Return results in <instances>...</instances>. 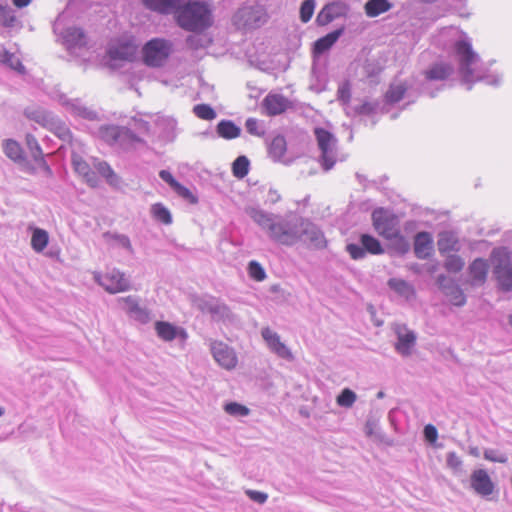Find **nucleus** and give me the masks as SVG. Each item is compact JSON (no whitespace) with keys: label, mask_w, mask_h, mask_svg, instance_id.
Wrapping results in <instances>:
<instances>
[{"label":"nucleus","mask_w":512,"mask_h":512,"mask_svg":"<svg viewBox=\"0 0 512 512\" xmlns=\"http://www.w3.org/2000/svg\"><path fill=\"white\" fill-rule=\"evenodd\" d=\"M493 275L498 287L504 292L512 291V260L505 249H494L492 252Z\"/></svg>","instance_id":"5"},{"label":"nucleus","mask_w":512,"mask_h":512,"mask_svg":"<svg viewBox=\"0 0 512 512\" xmlns=\"http://www.w3.org/2000/svg\"><path fill=\"white\" fill-rule=\"evenodd\" d=\"M357 399V395L354 391L349 388H345L337 396V404L341 407L350 408L353 406Z\"/></svg>","instance_id":"49"},{"label":"nucleus","mask_w":512,"mask_h":512,"mask_svg":"<svg viewBox=\"0 0 512 512\" xmlns=\"http://www.w3.org/2000/svg\"><path fill=\"white\" fill-rule=\"evenodd\" d=\"M388 286L393 291L406 298L413 293L411 285L402 279L392 278L388 281Z\"/></svg>","instance_id":"45"},{"label":"nucleus","mask_w":512,"mask_h":512,"mask_svg":"<svg viewBox=\"0 0 512 512\" xmlns=\"http://www.w3.org/2000/svg\"><path fill=\"white\" fill-rule=\"evenodd\" d=\"M93 166L97 172L106 179L111 186H118L120 179L106 161L94 159Z\"/></svg>","instance_id":"35"},{"label":"nucleus","mask_w":512,"mask_h":512,"mask_svg":"<svg viewBox=\"0 0 512 512\" xmlns=\"http://www.w3.org/2000/svg\"><path fill=\"white\" fill-rule=\"evenodd\" d=\"M245 213L272 241L284 246H293L299 242L301 217L291 213L285 215L270 213L259 206H247Z\"/></svg>","instance_id":"1"},{"label":"nucleus","mask_w":512,"mask_h":512,"mask_svg":"<svg viewBox=\"0 0 512 512\" xmlns=\"http://www.w3.org/2000/svg\"><path fill=\"white\" fill-rule=\"evenodd\" d=\"M4 62L8 63L11 68L17 70L18 72L22 73L25 70V67L21 61L9 52H5L4 54Z\"/></svg>","instance_id":"61"},{"label":"nucleus","mask_w":512,"mask_h":512,"mask_svg":"<svg viewBox=\"0 0 512 512\" xmlns=\"http://www.w3.org/2000/svg\"><path fill=\"white\" fill-rule=\"evenodd\" d=\"M154 125L158 138L164 142H173L177 137V120L168 115L155 114Z\"/></svg>","instance_id":"15"},{"label":"nucleus","mask_w":512,"mask_h":512,"mask_svg":"<svg viewBox=\"0 0 512 512\" xmlns=\"http://www.w3.org/2000/svg\"><path fill=\"white\" fill-rule=\"evenodd\" d=\"M173 190L182 198L188 200L190 203L195 204L197 203V197L185 186L178 183Z\"/></svg>","instance_id":"59"},{"label":"nucleus","mask_w":512,"mask_h":512,"mask_svg":"<svg viewBox=\"0 0 512 512\" xmlns=\"http://www.w3.org/2000/svg\"><path fill=\"white\" fill-rule=\"evenodd\" d=\"M121 309L133 320L142 324L150 321V312L145 307L139 304V299L136 296H126L117 299Z\"/></svg>","instance_id":"12"},{"label":"nucleus","mask_w":512,"mask_h":512,"mask_svg":"<svg viewBox=\"0 0 512 512\" xmlns=\"http://www.w3.org/2000/svg\"><path fill=\"white\" fill-rule=\"evenodd\" d=\"M135 54L136 46L130 41L112 45L108 49V55L111 60L132 61Z\"/></svg>","instance_id":"25"},{"label":"nucleus","mask_w":512,"mask_h":512,"mask_svg":"<svg viewBox=\"0 0 512 512\" xmlns=\"http://www.w3.org/2000/svg\"><path fill=\"white\" fill-rule=\"evenodd\" d=\"M483 456L486 460L495 463H507L508 457L505 453H502L495 449H485Z\"/></svg>","instance_id":"56"},{"label":"nucleus","mask_w":512,"mask_h":512,"mask_svg":"<svg viewBox=\"0 0 512 512\" xmlns=\"http://www.w3.org/2000/svg\"><path fill=\"white\" fill-rule=\"evenodd\" d=\"M409 89L405 82L395 81L391 83L385 94L386 101L391 104L399 102L404 98V95L408 93Z\"/></svg>","instance_id":"36"},{"label":"nucleus","mask_w":512,"mask_h":512,"mask_svg":"<svg viewBox=\"0 0 512 512\" xmlns=\"http://www.w3.org/2000/svg\"><path fill=\"white\" fill-rule=\"evenodd\" d=\"M224 409L232 416H247L249 414V409L246 406L236 402L227 403Z\"/></svg>","instance_id":"55"},{"label":"nucleus","mask_w":512,"mask_h":512,"mask_svg":"<svg viewBox=\"0 0 512 512\" xmlns=\"http://www.w3.org/2000/svg\"><path fill=\"white\" fill-rule=\"evenodd\" d=\"M245 128L248 133L254 136L264 135V129L260 125L259 121L255 118H248L245 122Z\"/></svg>","instance_id":"58"},{"label":"nucleus","mask_w":512,"mask_h":512,"mask_svg":"<svg viewBox=\"0 0 512 512\" xmlns=\"http://www.w3.org/2000/svg\"><path fill=\"white\" fill-rule=\"evenodd\" d=\"M261 336L271 352L284 360H294V356L290 348L281 341L280 335L277 332L271 330L269 327H265L261 330Z\"/></svg>","instance_id":"13"},{"label":"nucleus","mask_w":512,"mask_h":512,"mask_svg":"<svg viewBox=\"0 0 512 512\" xmlns=\"http://www.w3.org/2000/svg\"><path fill=\"white\" fill-rule=\"evenodd\" d=\"M345 249L353 260H362L367 253L380 255L384 252L379 240L369 234H362L359 243H349Z\"/></svg>","instance_id":"9"},{"label":"nucleus","mask_w":512,"mask_h":512,"mask_svg":"<svg viewBox=\"0 0 512 512\" xmlns=\"http://www.w3.org/2000/svg\"><path fill=\"white\" fill-rule=\"evenodd\" d=\"M395 332L397 335L396 351L404 357L411 355L416 343V334L405 326H397Z\"/></svg>","instance_id":"21"},{"label":"nucleus","mask_w":512,"mask_h":512,"mask_svg":"<svg viewBox=\"0 0 512 512\" xmlns=\"http://www.w3.org/2000/svg\"><path fill=\"white\" fill-rule=\"evenodd\" d=\"M94 280L110 294H116L130 289L129 279L123 272L115 268L105 274L99 272L95 273Z\"/></svg>","instance_id":"10"},{"label":"nucleus","mask_w":512,"mask_h":512,"mask_svg":"<svg viewBox=\"0 0 512 512\" xmlns=\"http://www.w3.org/2000/svg\"><path fill=\"white\" fill-rule=\"evenodd\" d=\"M464 265V260L459 255L455 254L448 255L444 263L445 269L452 273L460 272Z\"/></svg>","instance_id":"50"},{"label":"nucleus","mask_w":512,"mask_h":512,"mask_svg":"<svg viewBox=\"0 0 512 512\" xmlns=\"http://www.w3.org/2000/svg\"><path fill=\"white\" fill-rule=\"evenodd\" d=\"M432 239L427 232H420L415 237L414 252L419 259H425L430 255Z\"/></svg>","instance_id":"31"},{"label":"nucleus","mask_w":512,"mask_h":512,"mask_svg":"<svg viewBox=\"0 0 512 512\" xmlns=\"http://www.w3.org/2000/svg\"><path fill=\"white\" fill-rule=\"evenodd\" d=\"M249 159L246 156H239L232 164V172L236 178L242 179L249 172Z\"/></svg>","instance_id":"46"},{"label":"nucleus","mask_w":512,"mask_h":512,"mask_svg":"<svg viewBox=\"0 0 512 512\" xmlns=\"http://www.w3.org/2000/svg\"><path fill=\"white\" fill-rule=\"evenodd\" d=\"M372 220L375 230L381 236L387 239H393L398 236L399 231L395 227L394 220L382 208L373 211Z\"/></svg>","instance_id":"14"},{"label":"nucleus","mask_w":512,"mask_h":512,"mask_svg":"<svg viewBox=\"0 0 512 512\" xmlns=\"http://www.w3.org/2000/svg\"><path fill=\"white\" fill-rule=\"evenodd\" d=\"M138 143H143V140L139 136H137L131 129L121 127L116 146L120 147L123 150H129Z\"/></svg>","instance_id":"34"},{"label":"nucleus","mask_w":512,"mask_h":512,"mask_svg":"<svg viewBox=\"0 0 512 512\" xmlns=\"http://www.w3.org/2000/svg\"><path fill=\"white\" fill-rule=\"evenodd\" d=\"M446 462L448 467H450L453 470L458 471L461 470L462 468V460L454 451L447 453Z\"/></svg>","instance_id":"60"},{"label":"nucleus","mask_w":512,"mask_h":512,"mask_svg":"<svg viewBox=\"0 0 512 512\" xmlns=\"http://www.w3.org/2000/svg\"><path fill=\"white\" fill-rule=\"evenodd\" d=\"M263 105L268 115L275 116L286 111L289 107V101L286 97L280 94H268Z\"/></svg>","instance_id":"26"},{"label":"nucleus","mask_w":512,"mask_h":512,"mask_svg":"<svg viewBox=\"0 0 512 512\" xmlns=\"http://www.w3.org/2000/svg\"><path fill=\"white\" fill-rule=\"evenodd\" d=\"M3 150L5 155L14 162H22L24 160L22 147L15 140H5Z\"/></svg>","instance_id":"38"},{"label":"nucleus","mask_w":512,"mask_h":512,"mask_svg":"<svg viewBox=\"0 0 512 512\" xmlns=\"http://www.w3.org/2000/svg\"><path fill=\"white\" fill-rule=\"evenodd\" d=\"M470 486L476 494L486 497L493 493L495 485L484 469H476L471 473Z\"/></svg>","instance_id":"16"},{"label":"nucleus","mask_w":512,"mask_h":512,"mask_svg":"<svg viewBox=\"0 0 512 512\" xmlns=\"http://www.w3.org/2000/svg\"><path fill=\"white\" fill-rule=\"evenodd\" d=\"M60 104L71 114L86 120L94 121L98 119V113L85 106L79 99H70L65 95L59 98Z\"/></svg>","instance_id":"18"},{"label":"nucleus","mask_w":512,"mask_h":512,"mask_svg":"<svg viewBox=\"0 0 512 512\" xmlns=\"http://www.w3.org/2000/svg\"><path fill=\"white\" fill-rule=\"evenodd\" d=\"M74 170L83 177L85 182L91 187H97L99 179L90 165L78 154L73 153L71 157Z\"/></svg>","instance_id":"22"},{"label":"nucleus","mask_w":512,"mask_h":512,"mask_svg":"<svg viewBox=\"0 0 512 512\" xmlns=\"http://www.w3.org/2000/svg\"><path fill=\"white\" fill-rule=\"evenodd\" d=\"M299 242L307 243L314 248L325 247L326 240L323 232L311 221L301 217V228H299Z\"/></svg>","instance_id":"11"},{"label":"nucleus","mask_w":512,"mask_h":512,"mask_svg":"<svg viewBox=\"0 0 512 512\" xmlns=\"http://www.w3.org/2000/svg\"><path fill=\"white\" fill-rule=\"evenodd\" d=\"M316 3L315 0H305L300 7V19L303 23H307L314 13Z\"/></svg>","instance_id":"53"},{"label":"nucleus","mask_w":512,"mask_h":512,"mask_svg":"<svg viewBox=\"0 0 512 512\" xmlns=\"http://www.w3.org/2000/svg\"><path fill=\"white\" fill-rule=\"evenodd\" d=\"M181 0H143L144 5L153 11L161 14L176 13Z\"/></svg>","instance_id":"30"},{"label":"nucleus","mask_w":512,"mask_h":512,"mask_svg":"<svg viewBox=\"0 0 512 512\" xmlns=\"http://www.w3.org/2000/svg\"><path fill=\"white\" fill-rule=\"evenodd\" d=\"M286 151L287 143L282 135L275 136L268 144V155L274 162L290 165L292 161L284 158Z\"/></svg>","instance_id":"24"},{"label":"nucleus","mask_w":512,"mask_h":512,"mask_svg":"<svg viewBox=\"0 0 512 512\" xmlns=\"http://www.w3.org/2000/svg\"><path fill=\"white\" fill-rule=\"evenodd\" d=\"M26 144L30 150V153H31V156L33 157V159L35 161H38V157H40L43 154V152H42V149H41L37 139L31 134H27L26 135Z\"/></svg>","instance_id":"57"},{"label":"nucleus","mask_w":512,"mask_h":512,"mask_svg":"<svg viewBox=\"0 0 512 512\" xmlns=\"http://www.w3.org/2000/svg\"><path fill=\"white\" fill-rule=\"evenodd\" d=\"M121 127L116 125H103L98 129V136L111 146H116Z\"/></svg>","instance_id":"39"},{"label":"nucleus","mask_w":512,"mask_h":512,"mask_svg":"<svg viewBox=\"0 0 512 512\" xmlns=\"http://www.w3.org/2000/svg\"><path fill=\"white\" fill-rule=\"evenodd\" d=\"M217 133L224 139H235L240 136L241 128L231 120H221L217 124Z\"/></svg>","instance_id":"37"},{"label":"nucleus","mask_w":512,"mask_h":512,"mask_svg":"<svg viewBox=\"0 0 512 512\" xmlns=\"http://www.w3.org/2000/svg\"><path fill=\"white\" fill-rule=\"evenodd\" d=\"M348 7L344 2L333 1L326 4L316 17L319 26H325L333 20L346 15Z\"/></svg>","instance_id":"17"},{"label":"nucleus","mask_w":512,"mask_h":512,"mask_svg":"<svg viewBox=\"0 0 512 512\" xmlns=\"http://www.w3.org/2000/svg\"><path fill=\"white\" fill-rule=\"evenodd\" d=\"M25 115L28 118L36 121L37 123L42 124L45 127L48 124V122L50 121L51 117L53 116L52 113H49V112H47L45 110H41V109H36V110L26 109Z\"/></svg>","instance_id":"48"},{"label":"nucleus","mask_w":512,"mask_h":512,"mask_svg":"<svg viewBox=\"0 0 512 512\" xmlns=\"http://www.w3.org/2000/svg\"><path fill=\"white\" fill-rule=\"evenodd\" d=\"M172 43L162 38H153L143 47V60L149 67H161L172 52Z\"/></svg>","instance_id":"8"},{"label":"nucleus","mask_w":512,"mask_h":512,"mask_svg":"<svg viewBox=\"0 0 512 512\" xmlns=\"http://www.w3.org/2000/svg\"><path fill=\"white\" fill-rule=\"evenodd\" d=\"M104 238L107 239V241L111 242H115L116 244H118L119 246H121L122 248L128 250L130 253H133V248H132V245H131V242H130V239L128 236L124 235V234H118V233H110V232H106L104 233Z\"/></svg>","instance_id":"47"},{"label":"nucleus","mask_w":512,"mask_h":512,"mask_svg":"<svg viewBox=\"0 0 512 512\" xmlns=\"http://www.w3.org/2000/svg\"><path fill=\"white\" fill-rule=\"evenodd\" d=\"M46 127L64 142H70L72 133L69 127L58 117L52 116Z\"/></svg>","instance_id":"33"},{"label":"nucleus","mask_w":512,"mask_h":512,"mask_svg":"<svg viewBox=\"0 0 512 512\" xmlns=\"http://www.w3.org/2000/svg\"><path fill=\"white\" fill-rule=\"evenodd\" d=\"M437 284L443 293L449 297L453 305L460 307L466 303V296L453 280L448 279L445 275H439L437 277Z\"/></svg>","instance_id":"20"},{"label":"nucleus","mask_w":512,"mask_h":512,"mask_svg":"<svg viewBox=\"0 0 512 512\" xmlns=\"http://www.w3.org/2000/svg\"><path fill=\"white\" fill-rule=\"evenodd\" d=\"M49 241V235L47 231L36 228L33 231L32 238H31V246L36 252H42Z\"/></svg>","instance_id":"43"},{"label":"nucleus","mask_w":512,"mask_h":512,"mask_svg":"<svg viewBox=\"0 0 512 512\" xmlns=\"http://www.w3.org/2000/svg\"><path fill=\"white\" fill-rule=\"evenodd\" d=\"M454 72V67L450 63L439 62L432 65L425 71V79L432 80H445Z\"/></svg>","instance_id":"28"},{"label":"nucleus","mask_w":512,"mask_h":512,"mask_svg":"<svg viewBox=\"0 0 512 512\" xmlns=\"http://www.w3.org/2000/svg\"><path fill=\"white\" fill-rule=\"evenodd\" d=\"M469 274L473 285H481L485 282L488 272L487 262L482 258L475 259L469 265Z\"/></svg>","instance_id":"29"},{"label":"nucleus","mask_w":512,"mask_h":512,"mask_svg":"<svg viewBox=\"0 0 512 512\" xmlns=\"http://www.w3.org/2000/svg\"><path fill=\"white\" fill-rule=\"evenodd\" d=\"M63 43L69 50L82 48L87 44V37L81 28L67 27L62 33Z\"/></svg>","instance_id":"23"},{"label":"nucleus","mask_w":512,"mask_h":512,"mask_svg":"<svg viewBox=\"0 0 512 512\" xmlns=\"http://www.w3.org/2000/svg\"><path fill=\"white\" fill-rule=\"evenodd\" d=\"M378 108V104L376 102L364 101L358 105L348 106L347 107V115H373Z\"/></svg>","instance_id":"42"},{"label":"nucleus","mask_w":512,"mask_h":512,"mask_svg":"<svg viewBox=\"0 0 512 512\" xmlns=\"http://www.w3.org/2000/svg\"><path fill=\"white\" fill-rule=\"evenodd\" d=\"M190 302L200 312L209 314L214 321L232 323L236 320V316L230 307L215 296L192 294L190 295Z\"/></svg>","instance_id":"4"},{"label":"nucleus","mask_w":512,"mask_h":512,"mask_svg":"<svg viewBox=\"0 0 512 512\" xmlns=\"http://www.w3.org/2000/svg\"><path fill=\"white\" fill-rule=\"evenodd\" d=\"M155 330L157 332V335L164 341H172L178 336H180L183 339L187 337V333L184 329L178 328L169 322H156Z\"/></svg>","instance_id":"27"},{"label":"nucleus","mask_w":512,"mask_h":512,"mask_svg":"<svg viewBox=\"0 0 512 512\" xmlns=\"http://www.w3.org/2000/svg\"><path fill=\"white\" fill-rule=\"evenodd\" d=\"M248 273L256 281H263L266 278L265 270L257 261L249 262Z\"/></svg>","instance_id":"54"},{"label":"nucleus","mask_w":512,"mask_h":512,"mask_svg":"<svg viewBox=\"0 0 512 512\" xmlns=\"http://www.w3.org/2000/svg\"><path fill=\"white\" fill-rule=\"evenodd\" d=\"M247 495L249 498L259 504H263L267 501L268 495L266 493L255 491V490H248Z\"/></svg>","instance_id":"63"},{"label":"nucleus","mask_w":512,"mask_h":512,"mask_svg":"<svg viewBox=\"0 0 512 512\" xmlns=\"http://www.w3.org/2000/svg\"><path fill=\"white\" fill-rule=\"evenodd\" d=\"M454 58L458 63V73L461 82L470 90L472 85L485 81L488 85L498 86L502 77L498 74H489L479 55L473 50L468 40H459L454 44Z\"/></svg>","instance_id":"2"},{"label":"nucleus","mask_w":512,"mask_h":512,"mask_svg":"<svg viewBox=\"0 0 512 512\" xmlns=\"http://www.w3.org/2000/svg\"><path fill=\"white\" fill-rule=\"evenodd\" d=\"M343 32H344V28L341 27V28L336 29V30L328 33L327 35L319 38L314 43V52L316 54H323L324 52L329 50L336 43V41L340 38V36L343 34Z\"/></svg>","instance_id":"32"},{"label":"nucleus","mask_w":512,"mask_h":512,"mask_svg":"<svg viewBox=\"0 0 512 512\" xmlns=\"http://www.w3.org/2000/svg\"><path fill=\"white\" fill-rule=\"evenodd\" d=\"M265 8L259 4L244 5L233 16V24L238 29L252 30L267 22Z\"/></svg>","instance_id":"6"},{"label":"nucleus","mask_w":512,"mask_h":512,"mask_svg":"<svg viewBox=\"0 0 512 512\" xmlns=\"http://www.w3.org/2000/svg\"><path fill=\"white\" fill-rule=\"evenodd\" d=\"M178 25L191 32H201L212 25V10L204 1L189 0L176 10Z\"/></svg>","instance_id":"3"},{"label":"nucleus","mask_w":512,"mask_h":512,"mask_svg":"<svg viewBox=\"0 0 512 512\" xmlns=\"http://www.w3.org/2000/svg\"><path fill=\"white\" fill-rule=\"evenodd\" d=\"M159 177L170 185V187L173 189L179 182L175 180L173 175L168 170H161L159 172Z\"/></svg>","instance_id":"64"},{"label":"nucleus","mask_w":512,"mask_h":512,"mask_svg":"<svg viewBox=\"0 0 512 512\" xmlns=\"http://www.w3.org/2000/svg\"><path fill=\"white\" fill-rule=\"evenodd\" d=\"M211 351L215 361L223 368L230 370L235 368L237 357L234 351L222 342H213Z\"/></svg>","instance_id":"19"},{"label":"nucleus","mask_w":512,"mask_h":512,"mask_svg":"<svg viewBox=\"0 0 512 512\" xmlns=\"http://www.w3.org/2000/svg\"><path fill=\"white\" fill-rule=\"evenodd\" d=\"M152 213L154 217L164 224L172 223V216L169 210L162 204L157 203L152 206Z\"/></svg>","instance_id":"51"},{"label":"nucleus","mask_w":512,"mask_h":512,"mask_svg":"<svg viewBox=\"0 0 512 512\" xmlns=\"http://www.w3.org/2000/svg\"><path fill=\"white\" fill-rule=\"evenodd\" d=\"M457 239L451 232H442L439 234L437 246L441 253L449 252L455 249Z\"/></svg>","instance_id":"44"},{"label":"nucleus","mask_w":512,"mask_h":512,"mask_svg":"<svg viewBox=\"0 0 512 512\" xmlns=\"http://www.w3.org/2000/svg\"><path fill=\"white\" fill-rule=\"evenodd\" d=\"M193 112L198 118L204 120H212L216 117V112L214 111V109L207 104L195 105L193 108Z\"/></svg>","instance_id":"52"},{"label":"nucleus","mask_w":512,"mask_h":512,"mask_svg":"<svg viewBox=\"0 0 512 512\" xmlns=\"http://www.w3.org/2000/svg\"><path fill=\"white\" fill-rule=\"evenodd\" d=\"M391 7L388 0H369L365 4V12L369 17H376L390 10Z\"/></svg>","instance_id":"40"},{"label":"nucleus","mask_w":512,"mask_h":512,"mask_svg":"<svg viewBox=\"0 0 512 512\" xmlns=\"http://www.w3.org/2000/svg\"><path fill=\"white\" fill-rule=\"evenodd\" d=\"M132 122H133V127L138 130L139 132L143 133V134H146V135H151L152 132H151V126H150V123L142 118H133L132 119Z\"/></svg>","instance_id":"62"},{"label":"nucleus","mask_w":512,"mask_h":512,"mask_svg":"<svg viewBox=\"0 0 512 512\" xmlns=\"http://www.w3.org/2000/svg\"><path fill=\"white\" fill-rule=\"evenodd\" d=\"M19 24L15 11L9 5L0 4V27L14 28Z\"/></svg>","instance_id":"41"},{"label":"nucleus","mask_w":512,"mask_h":512,"mask_svg":"<svg viewBox=\"0 0 512 512\" xmlns=\"http://www.w3.org/2000/svg\"><path fill=\"white\" fill-rule=\"evenodd\" d=\"M319 150V162L325 171L332 169L337 161V139L324 128L314 130Z\"/></svg>","instance_id":"7"}]
</instances>
